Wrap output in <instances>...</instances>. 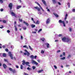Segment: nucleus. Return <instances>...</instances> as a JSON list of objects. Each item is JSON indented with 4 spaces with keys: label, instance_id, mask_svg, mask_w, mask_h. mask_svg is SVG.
<instances>
[{
    "label": "nucleus",
    "instance_id": "f257e3e1",
    "mask_svg": "<svg viewBox=\"0 0 75 75\" xmlns=\"http://www.w3.org/2000/svg\"><path fill=\"white\" fill-rule=\"evenodd\" d=\"M62 40L63 42H71V39L65 37H63L62 38Z\"/></svg>",
    "mask_w": 75,
    "mask_h": 75
},
{
    "label": "nucleus",
    "instance_id": "f03ea898",
    "mask_svg": "<svg viewBox=\"0 0 75 75\" xmlns=\"http://www.w3.org/2000/svg\"><path fill=\"white\" fill-rule=\"evenodd\" d=\"M59 23L60 24V23H62L64 27H66V25H65V22L64 21H62V20H60L59 21Z\"/></svg>",
    "mask_w": 75,
    "mask_h": 75
},
{
    "label": "nucleus",
    "instance_id": "7ed1b4c3",
    "mask_svg": "<svg viewBox=\"0 0 75 75\" xmlns=\"http://www.w3.org/2000/svg\"><path fill=\"white\" fill-rule=\"evenodd\" d=\"M8 8H10V10L12 9V7H13V4L12 3H10L8 5Z\"/></svg>",
    "mask_w": 75,
    "mask_h": 75
},
{
    "label": "nucleus",
    "instance_id": "20e7f679",
    "mask_svg": "<svg viewBox=\"0 0 75 75\" xmlns=\"http://www.w3.org/2000/svg\"><path fill=\"white\" fill-rule=\"evenodd\" d=\"M9 55L11 57V59H13V54H11V52H8Z\"/></svg>",
    "mask_w": 75,
    "mask_h": 75
},
{
    "label": "nucleus",
    "instance_id": "39448f33",
    "mask_svg": "<svg viewBox=\"0 0 75 75\" xmlns=\"http://www.w3.org/2000/svg\"><path fill=\"white\" fill-rule=\"evenodd\" d=\"M50 21H51V20L50 19V18H48L46 21V24H49V23H50Z\"/></svg>",
    "mask_w": 75,
    "mask_h": 75
},
{
    "label": "nucleus",
    "instance_id": "423d86ee",
    "mask_svg": "<svg viewBox=\"0 0 75 75\" xmlns=\"http://www.w3.org/2000/svg\"><path fill=\"white\" fill-rule=\"evenodd\" d=\"M12 16H14L15 17H17V15L16 13H14L13 12H11V13Z\"/></svg>",
    "mask_w": 75,
    "mask_h": 75
},
{
    "label": "nucleus",
    "instance_id": "0eeeda50",
    "mask_svg": "<svg viewBox=\"0 0 75 75\" xmlns=\"http://www.w3.org/2000/svg\"><path fill=\"white\" fill-rule=\"evenodd\" d=\"M32 64H33V63H34L36 65H38V63L36 61H35L34 60H32Z\"/></svg>",
    "mask_w": 75,
    "mask_h": 75
},
{
    "label": "nucleus",
    "instance_id": "6e6552de",
    "mask_svg": "<svg viewBox=\"0 0 75 75\" xmlns=\"http://www.w3.org/2000/svg\"><path fill=\"white\" fill-rule=\"evenodd\" d=\"M42 1L43 2V3L45 5V6H47V4H46V2H45V0H42Z\"/></svg>",
    "mask_w": 75,
    "mask_h": 75
},
{
    "label": "nucleus",
    "instance_id": "1a4fd4ad",
    "mask_svg": "<svg viewBox=\"0 0 75 75\" xmlns=\"http://www.w3.org/2000/svg\"><path fill=\"white\" fill-rule=\"evenodd\" d=\"M3 66L4 68L5 69H6V68H7V66H6V64H4L3 65Z\"/></svg>",
    "mask_w": 75,
    "mask_h": 75
},
{
    "label": "nucleus",
    "instance_id": "9d476101",
    "mask_svg": "<svg viewBox=\"0 0 75 75\" xmlns=\"http://www.w3.org/2000/svg\"><path fill=\"white\" fill-rule=\"evenodd\" d=\"M23 23L24 24H25L26 25H27V26H28V25H29V24H28V23H27V22H25V21H23Z\"/></svg>",
    "mask_w": 75,
    "mask_h": 75
},
{
    "label": "nucleus",
    "instance_id": "9b49d317",
    "mask_svg": "<svg viewBox=\"0 0 75 75\" xmlns=\"http://www.w3.org/2000/svg\"><path fill=\"white\" fill-rule=\"evenodd\" d=\"M40 40H41V41L43 42V41H44L45 40V38H42L40 39Z\"/></svg>",
    "mask_w": 75,
    "mask_h": 75
},
{
    "label": "nucleus",
    "instance_id": "f8f14e48",
    "mask_svg": "<svg viewBox=\"0 0 75 75\" xmlns=\"http://www.w3.org/2000/svg\"><path fill=\"white\" fill-rule=\"evenodd\" d=\"M45 45H47V48H49V46L50 45V44H49V43H46L45 44Z\"/></svg>",
    "mask_w": 75,
    "mask_h": 75
},
{
    "label": "nucleus",
    "instance_id": "ddd939ff",
    "mask_svg": "<svg viewBox=\"0 0 75 75\" xmlns=\"http://www.w3.org/2000/svg\"><path fill=\"white\" fill-rule=\"evenodd\" d=\"M68 16V14H66L65 16V18H64V20L65 21V20H67V17Z\"/></svg>",
    "mask_w": 75,
    "mask_h": 75
},
{
    "label": "nucleus",
    "instance_id": "4468645a",
    "mask_svg": "<svg viewBox=\"0 0 75 75\" xmlns=\"http://www.w3.org/2000/svg\"><path fill=\"white\" fill-rule=\"evenodd\" d=\"M40 24V22L39 21L37 20L36 22L35 23L36 24Z\"/></svg>",
    "mask_w": 75,
    "mask_h": 75
},
{
    "label": "nucleus",
    "instance_id": "2eb2a0df",
    "mask_svg": "<svg viewBox=\"0 0 75 75\" xmlns=\"http://www.w3.org/2000/svg\"><path fill=\"white\" fill-rule=\"evenodd\" d=\"M12 72L13 74H14V73H16V69H14L13 70H12Z\"/></svg>",
    "mask_w": 75,
    "mask_h": 75
},
{
    "label": "nucleus",
    "instance_id": "dca6fc26",
    "mask_svg": "<svg viewBox=\"0 0 75 75\" xmlns=\"http://www.w3.org/2000/svg\"><path fill=\"white\" fill-rule=\"evenodd\" d=\"M31 27L32 28H34V27H35V25L33 24H32L31 25Z\"/></svg>",
    "mask_w": 75,
    "mask_h": 75
},
{
    "label": "nucleus",
    "instance_id": "f3484780",
    "mask_svg": "<svg viewBox=\"0 0 75 75\" xmlns=\"http://www.w3.org/2000/svg\"><path fill=\"white\" fill-rule=\"evenodd\" d=\"M54 15L55 16V17H59L57 13H54Z\"/></svg>",
    "mask_w": 75,
    "mask_h": 75
},
{
    "label": "nucleus",
    "instance_id": "a211bd4d",
    "mask_svg": "<svg viewBox=\"0 0 75 75\" xmlns=\"http://www.w3.org/2000/svg\"><path fill=\"white\" fill-rule=\"evenodd\" d=\"M67 5L68 6V8H70V7H71V6H70V3H67Z\"/></svg>",
    "mask_w": 75,
    "mask_h": 75
},
{
    "label": "nucleus",
    "instance_id": "6ab92c4d",
    "mask_svg": "<svg viewBox=\"0 0 75 75\" xmlns=\"http://www.w3.org/2000/svg\"><path fill=\"white\" fill-rule=\"evenodd\" d=\"M14 27L15 28V31H17V27H16V26L15 25Z\"/></svg>",
    "mask_w": 75,
    "mask_h": 75
},
{
    "label": "nucleus",
    "instance_id": "aec40b11",
    "mask_svg": "<svg viewBox=\"0 0 75 75\" xmlns=\"http://www.w3.org/2000/svg\"><path fill=\"white\" fill-rule=\"evenodd\" d=\"M52 1L53 2V3L54 4H55L56 3V0H52Z\"/></svg>",
    "mask_w": 75,
    "mask_h": 75
},
{
    "label": "nucleus",
    "instance_id": "412c9836",
    "mask_svg": "<svg viewBox=\"0 0 75 75\" xmlns=\"http://www.w3.org/2000/svg\"><path fill=\"white\" fill-rule=\"evenodd\" d=\"M42 71H43V70L42 69L41 70H39L38 72L39 73H41V72H42Z\"/></svg>",
    "mask_w": 75,
    "mask_h": 75
},
{
    "label": "nucleus",
    "instance_id": "4be33fe9",
    "mask_svg": "<svg viewBox=\"0 0 75 75\" xmlns=\"http://www.w3.org/2000/svg\"><path fill=\"white\" fill-rule=\"evenodd\" d=\"M30 58H31L32 59H34V57L33 55H32L31 56H30Z\"/></svg>",
    "mask_w": 75,
    "mask_h": 75
},
{
    "label": "nucleus",
    "instance_id": "5701e85b",
    "mask_svg": "<svg viewBox=\"0 0 75 75\" xmlns=\"http://www.w3.org/2000/svg\"><path fill=\"white\" fill-rule=\"evenodd\" d=\"M30 63L28 62H25V64L26 65H29V64Z\"/></svg>",
    "mask_w": 75,
    "mask_h": 75
},
{
    "label": "nucleus",
    "instance_id": "b1692460",
    "mask_svg": "<svg viewBox=\"0 0 75 75\" xmlns=\"http://www.w3.org/2000/svg\"><path fill=\"white\" fill-rule=\"evenodd\" d=\"M20 7H21V6H17V9H18L19 8H20Z\"/></svg>",
    "mask_w": 75,
    "mask_h": 75
},
{
    "label": "nucleus",
    "instance_id": "393cba45",
    "mask_svg": "<svg viewBox=\"0 0 75 75\" xmlns=\"http://www.w3.org/2000/svg\"><path fill=\"white\" fill-rule=\"evenodd\" d=\"M3 57H6V54L5 53H3Z\"/></svg>",
    "mask_w": 75,
    "mask_h": 75
},
{
    "label": "nucleus",
    "instance_id": "a878e982",
    "mask_svg": "<svg viewBox=\"0 0 75 75\" xmlns=\"http://www.w3.org/2000/svg\"><path fill=\"white\" fill-rule=\"evenodd\" d=\"M21 69H23V66L22 65H21Z\"/></svg>",
    "mask_w": 75,
    "mask_h": 75
},
{
    "label": "nucleus",
    "instance_id": "bb28decb",
    "mask_svg": "<svg viewBox=\"0 0 75 75\" xmlns=\"http://www.w3.org/2000/svg\"><path fill=\"white\" fill-rule=\"evenodd\" d=\"M65 59V57H63L61 58L60 59H62V60H64V59Z\"/></svg>",
    "mask_w": 75,
    "mask_h": 75
},
{
    "label": "nucleus",
    "instance_id": "cd10ccee",
    "mask_svg": "<svg viewBox=\"0 0 75 75\" xmlns=\"http://www.w3.org/2000/svg\"><path fill=\"white\" fill-rule=\"evenodd\" d=\"M35 3H36V4H38V5L39 6H40V4H39V3H38L37 1L35 2Z\"/></svg>",
    "mask_w": 75,
    "mask_h": 75
},
{
    "label": "nucleus",
    "instance_id": "c85d7f7f",
    "mask_svg": "<svg viewBox=\"0 0 75 75\" xmlns=\"http://www.w3.org/2000/svg\"><path fill=\"white\" fill-rule=\"evenodd\" d=\"M2 21L4 23H6V21L5 20H3Z\"/></svg>",
    "mask_w": 75,
    "mask_h": 75
},
{
    "label": "nucleus",
    "instance_id": "c756f323",
    "mask_svg": "<svg viewBox=\"0 0 75 75\" xmlns=\"http://www.w3.org/2000/svg\"><path fill=\"white\" fill-rule=\"evenodd\" d=\"M39 6V7H40L41 9V10H42L43 11H44V10H43V9H42V7H41V5H40V6Z\"/></svg>",
    "mask_w": 75,
    "mask_h": 75
},
{
    "label": "nucleus",
    "instance_id": "7c9ffc66",
    "mask_svg": "<svg viewBox=\"0 0 75 75\" xmlns=\"http://www.w3.org/2000/svg\"><path fill=\"white\" fill-rule=\"evenodd\" d=\"M41 54H44V51L43 50H42L41 51Z\"/></svg>",
    "mask_w": 75,
    "mask_h": 75
},
{
    "label": "nucleus",
    "instance_id": "2f4dec72",
    "mask_svg": "<svg viewBox=\"0 0 75 75\" xmlns=\"http://www.w3.org/2000/svg\"><path fill=\"white\" fill-rule=\"evenodd\" d=\"M9 71H13V69H12V68H9Z\"/></svg>",
    "mask_w": 75,
    "mask_h": 75
},
{
    "label": "nucleus",
    "instance_id": "473e14b6",
    "mask_svg": "<svg viewBox=\"0 0 75 75\" xmlns=\"http://www.w3.org/2000/svg\"><path fill=\"white\" fill-rule=\"evenodd\" d=\"M4 60L5 61V62H7V63H9V62H8V60H7L6 59H4Z\"/></svg>",
    "mask_w": 75,
    "mask_h": 75
},
{
    "label": "nucleus",
    "instance_id": "72a5a7b5",
    "mask_svg": "<svg viewBox=\"0 0 75 75\" xmlns=\"http://www.w3.org/2000/svg\"><path fill=\"white\" fill-rule=\"evenodd\" d=\"M71 55L70 54L67 57L68 58H69L71 57Z\"/></svg>",
    "mask_w": 75,
    "mask_h": 75
},
{
    "label": "nucleus",
    "instance_id": "f704fd0d",
    "mask_svg": "<svg viewBox=\"0 0 75 75\" xmlns=\"http://www.w3.org/2000/svg\"><path fill=\"white\" fill-rule=\"evenodd\" d=\"M29 47L30 49V50H33V49H32V48H31V46H29Z\"/></svg>",
    "mask_w": 75,
    "mask_h": 75
},
{
    "label": "nucleus",
    "instance_id": "c9c22d12",
    "mask_svg": "<svg viewBox=\"0 0 75 75\" xmlns=\"http://www.w3.org/2000/svg\"><path fill=\"white\" fill-rule=\"evenodd\" d=\"M19 21H20V22H22V21H23V20L21 19H19Z\"/></svg>",
    "mask_w": 75,
    "mask_h": 75
},
{
    "label": "nucleus",
    "instance_id": "e433bc0d",
    "mask_svg": "<svg viewBox=\"0 0 75 75\" xmlns=\"http://www.w3.org/2000/svg\"><path fill=\"white\" fill-rule=\"evenodd\" d=\"M42 31V29H40L38 31V33H40V31Z\"/></svg>",
    "mask_w": 75,
    "mask_h": 75
},
{
    "label": "nucleus",
    "instance_id": "4c0bfd02",
    "mask_svg": "<svg viewBox=\"0 0 75 75\" xmlns=\"http://www.w3.org/2000/svg\"><path fill=\"white\" fill-rule=\"evenodd\" d=\"M62 54L64 55V56H65V52H63L62 53Z\"/></svg>",
    "mask_w": 75,
    "mask_h": 75
},
{
    "label": "nucleus",
    "instance_id": "58836bf2",
    "mask_svg": "<svg viewBox=\"0 0 75 75\" xmlns=\"http://www.w3.org/2000/svg\"><path fill=\"white\" fill-rule=\"evenodd\" d=\"M54 67L55 68V69H57V67L55 65H54Z\"/></svg>",
    "mask_w": 75,
    "mask_h": 75
},
{
    "label": "nucleus",
    "instance_id": "ea45409f",
    "mask_svg": "<svg viewBox=\"0 0 75 75\" xmlns=\"http://www.w3.org/2000/svg\"><path fill=\"white\" fill-rule=\"evenodd\" d=\"M37 10H38V11H40V8L38 7L37 9Z\"/></svg>",
    "mask_w": 75,
    "mask_h": 75
},
{
    "label": "nucleus",
    "instance_id": "a19ab883",
    "mask_svg": "<svg viewBox=\"0 0 75 75\" xmlns=\"http://www.w3.org/2000/svg\"><path fill=\"white\" fill-rule=\"evenodd\" d=\"M0 2L1 3H3V1L2 0H0Z\"/></svg>",
    "mask_w": 75,
    "mask_h": 75
},
{
    "label": "nucleus",
    "instance_id": "79ce46f5",
    "mask_svg": "<svg viewBox=\"0 0 75 75\" xmlns=\"http://www.w3.org/2000/svg\"><path fill=\"white\" fill-rule=\"evenodd\" d=\"M5 51L6 52H8V49H5Z\"/></svg>",
    "mask_w": 75,
    "mask_h": 75
},
{
    "label": "nucleus",
    "instance_id": "37998d69",
    "mask_svg": "<svg viewBox=\"0 0 75 75\" xmlns=\"http://www.w3.org/2000/svg\"><path fill=\"white\" fill-rule=\"evenodd\" d=\"M32 68H33V69H35V66H33Z\"/></svg>",
    "mask_w": 75,
    "mask_h": 75
},
{
    "label": "nucleus",
    "instance_id": "c03bdc74",
    "mask_svg": "<svg viewBox=\"0 0 75 75\" xmlns=\"http://www.w3.org/2000/svg\"><path fill=\"white\" fill-rule=\"evenodd\" d=\"M32 33H33V34H36V33H37V32H36L33 31L32 32Z\"/></svg>",
    "mask_w": 75,
    "mask_h": 75
},
{
    "label": "nucleus",
    "instance_id": "a18cd8bd",
    "mask_svg": "<svg viewBox=\"0 0 75 75\" xmlns=\"http://www.w3.org/2000/svg\"><path fill=\"white\" fill-rule=\"evenodd\" d=\"M27 55L28 56H29V55H30V53H29L28 52H27Z\"/></svg>",
    "mask_w": 75,
    "mask_h": 75
},
{
    "label": "nucleus",
    "instance_id": "49530a36",
    "mask_svg": "<svg viewBox=\"0 0 75 75\" xmlns=\"http://www.w3.org/2000/svg\"><path fill=\"white\" fill-rule=\"evenodd\" d=\"M23 30H27V28H26V27H23Z\"/></svg>",
    "mask_w": 75,
    "mask_h": 75
},
{
    "label": "nucleus",
    "instance_id": "de8ad7c7",
    "mask_svg": "<svg viewBox=\"0 0 75 75\" xmlns=\"http://www.w3.org/2000/svg\"><path fill=\"white\" fill-rule=\"evenodd\" d=\"M7 32L8 33H10V31L9 30H7Z\"/></svg>",
    "mask_w": 75,
    "mask_h": 75
},
{
    "label": "nucleus",
    "instance_id": "09e8293b",
    "mask_svg": "<svg viewBox=\"0 0 75 75\" xmlns=\"http://www.w3.org/2000/svg\"><path fill=\"white\" fill-rule=\"evenodd\" d=\"M4 28L3 25H2L1 27H0V28Z\"/></svg>",
    "mask_w": 75,
    "mask_h": 75
},
{
    "label": "nucleus",
    "instance_id": "8fccbe9b",
    "mask_svg": "<svg viewBox=\"0 0 75 75\" xmlns=\"http://www.w3.org/2000/svg\"><path fill=\"white\" fill-rule=\"evenodd\" d=\"M69 31H72V29L71 28H69Z\"/></svg>",
    "mask_w": 75,
    "mask_h": 75
},
{
    "label": "nucleus",
    "instance_id": "3c124183",
    "mask_svg": "<svg viewBox=\"0 0 75 75\" xmlns=\"http://www.w3.org/2000/svg\"><path fill=\"white\" fill-rule=\"evenodd\" d=\"M25 62H23L22 63V65H25Z\"/></svg>",
    "mask_w": 75,
    "mask_h": 75
},
{
    "label": "nucleus",
    "instance_id": "603ef678",
    "mask_svg": "<svg viewBox=\"0 0 75 75\" xmlns=\"http://www.w3.org/2000/svg\"><path fill=\"white\" fill-rule=\"evenodd\" d=\"M61 52V50H59L57 51V53H58V52Z\"/></svg>",
    "mask_w": 75,
    "mask_h": 75
},
{
    "label": "nucleus",
    "instance_id": "864d4df0",
    "mask_svg": "<svg viewBox=\"0 0 75 75\" xmlns=\"http://www.w3.org/2000/svg\"><path fill=\"white\" fill-rule=\"evenodd\" d=\"M62 35L61 34H59V37H61L62 36Z\"/></svg>",
    "mask_w": 75,
    "mask_h": 75
},
{
    "label": "nucleus",
    "instance_id": "5fc2aeb1",
    "mask_svg": "<svg viewBox=\"0 0 75 75\" xmlns=\"http://www.w3.org/2000/svg\"><path fill=\"white\" fill-rule=\"evenodd\" d=\"M24 75H29L28 74L26 73H24Z\"/></svg>",
    "mask_w": 75,
    "mask_h": 75
},
{
    "label": "nucleus",
    "instance_id": "6e6d98bb",
    "mask_svg": "<svg viewBox=\"0 0 75 75\" xmlns=\"http://www.w3.org/2000/svg\"><path fill=\"white\" fill-rule=\"evenodd\" d=\"M72 11H73V12H75V9H73L72 10Z\"/></svg>",
    "mask_w": 75,
    "mask_h": 75
},
{
    "label": "nucleus",
    "instance_id": "4d7b16f0",
    "mask_svg": "<svg viewBox=\"0 0 75 75\" xmlns=\"http://www.w3.org/2000/svg\"><path fill=\"white\" fill-rule=\"evenodd\" d=\"M38 8V7H37V6L34 7L35 8V9H37Z\"/></svg>",
    "mask_w": 75,
    "mask_h": 75
},
{
    "label": "nucleus",
    "instance_id": "13d9d810",
    "mask_svg": "<svg viewBox=\"0 0 75 75\" xmlns=\"http://www.w3.org/2000/svg\"><path fill=\"white\" fill-rule=\"evenodd\" d=\"M16 67L17 68H18L19 67H18V65H16Z\"/></svg>",
    "mask_w": 75,
    "mask_h": 75
},
{
    "label": "nucleus",
    "instance_id": "bf43d9fd",
    "mask_svg": "<svg viewBox=\"0 0 75 75\" xmlns=\"http://www.w3.org/2000/svg\"><path fill=\"white\" fill-rule=\"evenodd\" d=\"M3 47L4 48H6V46H4V45H3Z\"/></svg>",
    "mask_w": 75,
    "mask_h": 75
},
{
    "label": "nucleus",
    "instance_id": "052dcab7",
    "mask_svg": "<svg viewBox=\"0 0 75 75\" xmlns=\"http://www.w3.org/2000/svg\"><path fill=\"white\" fill-rule=\"evenodd\" d=\"M27 47V45H25L23 46V48H26V47Z\"/></svg>",
    "mask_w": 75,
    "mask_h": 75
},
{
    "label": "nucleus",
    "instance_id": "680f3d73",
    "mask_svg": "<svg viewBox=\"0 0 75 75\" xmlns=\"http://www.w3.org/2000/svg\"><path fill=\"white\" fill-rule=\"evenodd\" d=\"M47 11H49V12H50V9H47Z\"/></svg>",
    "mask_w": 75,
    "mask_h": 75
},
{
    "label": "nucleus",
    "instance_id": "e2e57ef3",
    "mask_svg": "<svg viewBox=\"0 0 75 75\" xmlns=\"http://www.w3.org/2000/svg\"><path fill=\"white\" fill-rule=\"evenodd\" d=\"M27 69H28V70H30V67H28L27 68Z\"/></svg>",
    "mask_w": 75,
    "mask_h": 75
},
{
    "label": "nucleus",
    "instance_id": "0e129e2a",
    "mask_svg": "<svg viewBox=\"0 0 75 75\" xmlns=\"http://www.w3.org/2000/svg\"><path fill=\"white\" fill-rule=\"evenodd\" d=\"M69 67V65H66V67Z\"/></svg>",
    "mask_w": 75,
    "mask_h": 75
},
{
    "label": "nucleus",
    "instance_id": "69168bd1",
    "mask_svg": "<svg viewBox=\"0 0 75 75\" xmlns=\"http://www.w3.org/2000/svg\"><path fill=\"white\" fill-rule=\"evenodd\" d=\"M3 11V9H2V8L1 9V11Z\"/></svg>",
    "mask_w": 75,
    "mask_h": 75
},
{
    "label": "nucleus",
    "instance_id": "338daca9",
    "mask_svg": "<svg viewBox=\"0 0 75 75\" xmlns=\"http://www.w3.org/2000/svg\"><path fill=\"white\" fill-rule=\"evenodd\" d=\"M38 14H42V13H41V12H39V13H38Z\"/></svg>",
    "mask_w": 75,
    "mask_h": 75
},
{
    "label": "nucleus",
    "instance_id": "774afa93",
    "mask_svg": "<svg viewBox=\"0 0 75 75\" xmlns=\"http://www.w3.org/2000/svg\"><path fill=\"white\" fill-rule=\"evenodd\" d=\"M37 61L38 62H40V60H38Z\"/></svg>",
    "mask_w": 75,
    "mask_h": 75
}]
</instances>
